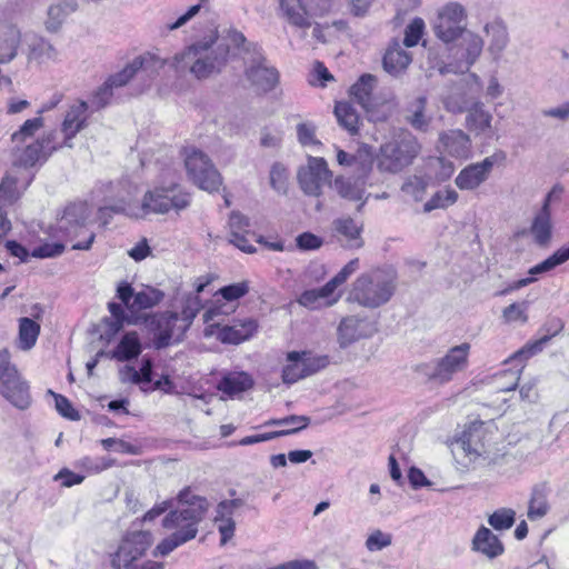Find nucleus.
I'll return each instance as SVG.
<instances>
[{
	"mask_svg": "<svg viewBox=\"0 0 569 569\" xmlns=\"http://www.w3.org/2000/svg\"><path fill=\"white\" fill-rule=\"evenodd\" d=\"M230 48L217 31L193 42L172 59L178 72L189 71L196 79L203 80L218 74L227 66Z\"/></svg>",
	"mask_w": 569,
	"mask_h": 569,
	"instance_id": "1",
	"label": "nucleus"
},
{
	"mask_svg": "<svg viewBox=\"0 0 569 569\" xmlns=\"http://www.w3.org/2000/svg\"><path fill=\"white\" fill-rule=\"evenodd\" d=\"M191 203V194L179 184L156 187L144 193L140 204L133 203L124 197L116 204L104 206L99 209L100 218L109 213H123L136 219H144L151 213L164 214L173 210L179 212Z\"/></svg>",
	"mask_w": 569,
	"mask_h": 569,
	"instance_id": "2",
	"label": "nucleus"
},
{
	"mask_svg": "<svg viewBox=\"0 0 569 569\" xmlns=\"http://www.w3.org/2000/svg\"><path fill=\"white\" fill-rule=\"evenodd\" d=\"M201 308L200 298L194 295H183L180 302V312H158L148 318L147 326L152 335L156 349H163L172 341H181Z\"/></svg>",
	"mask_w": 569,
	"mask_h": 569,
	"instance_id": "3",
	"label": "nucleus"
},
{
	"mask_svg": "<svg viewBox=\"0 0 569 569\" xmlns=\"http://www.w3.org/2000/svg\"><path fill=\"white\" fill-rule=\"evenodd\" d=\"M396 276L382 269L361 273L352 283L348 300L367 309L379 308L390 301L396 292Z\"/></svg>",
	"mask_w": 569,
	"mask_h": 569,
	"instance_id": "4",
	"label": "nucleus"
},
{
	"mask_svg": "<svg viewBox=\"0 0 569 569\" xmlns=\"http://www.w3.org/2000/svg\"><path fill=\"white\" fill-rule=\"evenodd\" d=\"M421 151L418 138L405 130L380 146L377 167L381 172L398 173L410 166Z\"/></svg>",
	"mask_w": 569,
	"mask_h": 569,
	"instance_id": "5",
	"label": "nucleus"
},
{
	"mask_svg": "<svg viewBox=\"0 0 569 569\" xmlns=\"http://www.w3.org/2000/svg\"><path fill=\"white\" fill-rule=\"evenodd\" d=\"M178 509L171 510L162 520L166 529H178L182 532L193 531L198 533V525L206 518L209 510V501L194 495L189 487L182 489L178 496Z\"/></svg>",
	"mask_w": 569,
	"mask_h": 569,
	"instance_id": "6",
	"label": "nucleus"
},
{
	"mask_svg": "<svg viewBox=\"0 0 569 569\" xmlns=\"http://www.w3.org/2000/svg\"><path fill=\"white\" fill-rule=\"evenodd\" d=\"M470 348L468 342L451 347L443 357L417 366L416 371L436 385L448 383L467 369Z\"/></svg>",
	"mask_w": 569,
	"mask_h": 569,
	"instance_id": "7",
	"label": "nucleus"
},
{
	"mask_svg": "<svg viewBox=\"0 0 569 569\" xmlns=\"http://www.w3.org/2000/svg\"><path fill=\"white\" fill-rule=\"evenodd\" d=\"M221 307L208 309L203 313L206 338L216 337L220 342L239 345L253 336L257 323L252 319L233 320L231 325L223 323Z\"/></svg>",
	"mask_w": 569,
	"mask_h": 569,
	"instance_id": "8",
	"label": "nucleus"
},
{
	"mask_svg": "<svg viewBox=\"0 0 569 569\" xmlns=\"http://www.w3.org/2000/svg\"><path fill=\"white\" fill-rule=\"evenodd\" d=\"M0 395L13 407L24 410L31 405L29 383L11 362L8 349H0Z\"/></svg>",
	"mask_w": 569,
	"mask_h": 569,
	"instance_id": "9",
	"label": "nucleus"
},
{
	"mask_svg": "<svg viewBox=\"0 0 569 569\" xmlns=\"http://www.w3.org/2000/svg\"><path fill=\"white\" fill-rule=\"evenodd\" d=\"M182 153L189 179L202 190L217 191L222 183V178L210 158L196 147H186Z\"/></svg>",
	"mask_w": 569,
	"mask_h": 569,
	"instance_id": "10",
	"label": "nucleus"
},
{
	"mask_svg": "<svg viewBox=\"0 0 569 569\" xmlns=\"http://www.w3.org/2000/svg\"><path fill=\"white\" fill-rule=\"evenodd\" d=\"M332 172L323 158L309 157L308 163L299 168L297 180L306 196L320 197L325 184L330 183Z\"/></svg>",
	"mask_w": 569,
	"mask_h": 569,
	"instance_id": "11",
	"label": "nucleus"
},
{
	"mask_svg": "<svg viewBox=\"0 0 569 569\" xmlns=\"http://www.w3.org/2000/svg\"><path fill=\"white\" fill-rule=\"evenodd\" d=\"M150 546L151 535L147 531H134L127 535L112 556V568H130L133 561L141 558Z\"/></svg>",
	"mask_w": 569,
	"mask_h": 569,
	"instance_id": "12",
	"label": "nucleus"
},
{
	"mask_svg": "<svg viewBox=\"0 0 569 569\" xmlns=\"http://www.w3.org/2000/svg\"><path fill=\"white\" fill-rule=\"evenodd\" d=\"M506 159L503 151L496 152L486 157L482 161L472 163L463 168L455 179L456 186L460 190H475L482 184L490 176L493 166Z\"/></svg>",
	"mask_w": 569,
	"mask_h": 569,
	"instance_id": "13",
	"label": "nucleus"
},
{
	"mask_svg": "<svg viewBox=\"0 0 569 569\" xmlns=\"http://www.w3.org/2000/svg\"><path fill=\"white\" fill-rule=\"evenodd\" d=\"M52 142L53 133H49L24 146L23 148H20L19 143H14L16 146L12 150L13 166L31 168L38 162H44L48 157L57 149Z\"/></svg>",
	"mask_w": 569,
	"mask_h": 569,
	"instance_id": "14",
	"label": "nucleus"
},
{
	"mask_svg": "<svg viewBox=\"0 0 569 569\" xmlns=\"http://www.w3.org/2000/svg\"><path fill=\"white\" fill-rule=\"evenodd\" d=\"M164 66V61L151 53H144L136 57L121 71L110 76L106 81L112 89L126 86L137 72L141 71L148 77H152Z\"/></svg>",
	"mask_w": 569,
	"mask_h": 569,
	"instance_id": "15",
	"label": "nucleus"
},
{
	"mask_svg": "<svg viewBox=\"0 0 569 569\" xmlns=\"http://www.w3.org/2000/svg\"><path fill=\"white\" fill-rule=\"evenodd\" d=\"M246 77L257 91L269 92L279 82L278 70L268 64L262 56L253 58L251 64L246 69Z\"/></svg>",
	"mask_w": 569,
	"mask_h": 569,
	"instance_id": "16",
	"label": "nucleus"
},
{
	"mask_svg": "<svg viewBox=\"0 0 569 569\" xmlns=\"http://www.w3.org/2000/svg\"><path fill=\"white\" fill-rule=\"evenodd\" d=\"M406 122L416 131L427 133L431 130L433 117L428 112V98L419 96L409 101L403 109Z\"/></svg>",
	"mask_w": 569,
	"mask_h": 569,
	"instance_id": "17",
	"label": "nucleus"
},
{
	"mask_svg": "<svg viewBox=\"0 0 569 569\" xmlns=\"http://www.w3.org/2000/svg\"><path fill=\"white\" fill-rule=\"evenodd\" d=\"M362 224H358L351 217H340L332 221L333 236L348 249H359L363 246L361 238Z\"/></svg>",
	"mask_w": 569,
	"mask_h": 569,
	"instance_id": "18",
	"label": "nucleus"
},
{
	"mask_svg": "<svg viewBox=\"0 0 569 569\" xmlns=\"http://www.w3.org/2000/svg\"><path fill=\"white\" fill-rule=\"evenodd\" d=\"M88 109L89 104L83 100H79L77 103L70 106L61 124L66 146L71 147L69 141L87 127Z\"/></svg>",
	"mask_w": 569,
	"mask_h": 569,
	"instance_id": "19",
	"label": "nucleus"
},
{
	"mask_svg": "<svg viewBox=\"0 0 569 569\" xmlns=\"http://www.w3.org/2000/svg\"><path fill=\"white\" fill-rule=\"evenodd\" d=\"M443 152L457 159H467L471 154L470 137L460 129L443 131L439 134Z\"/></svg>",
	"mask_w": 569,
	"mask_h": 569,
	"instance_id": "20",
	"label": "nucleus"
},
{
	"mask_svg": "<svg viewBox=\"0 0 569 569\" xmlns=\"http://www.w3.org/2000/svg\"><path fill=\"white\" fill-rule=\"evenodd\" d=\"M563 329V323L560 319H553L549 325H546L542 330L546 333L536 341L527 342L521 349L516 351L507 361L509 360H519L521 362L528 360L532 356L542 351L545 346L550 341V339L557 336Z\"/></svg>",
	"mask_w": 569,
	"mask_h": 569,
	"instance_id": "21",
	"label": "nucleus"
},
{
	"mask_svg": "<svg viewBox=\"0 0 569 569\" xmlns=\"http://www.w3.org/2000/svg\"><path fill=\"white\" fill-rule=\"evenodd\" d=\"M339 298L340 295L335 296V289L327 282L319 289L305 290L297 301L307 309L317 310L333 306L338 302Z\"/></svg>",
	"mask_w": 569,
	"mask_h": 569,
	"instance_id": "22",
	"label": "nucleus"
},
{
	"mask_svg": "<svg viewBox=\"0 0 569 569\" xmlns=\"http://www.w3.org/2000/svg\"><path fill=\"white\" fill-rule=\"evenodd\" d=\"M551 489L547 482H540L532 487L528 501L527 517L530 521H537L546 517L551 506L549 495Z\"/></svg>",
	"mask_w": 569,
	"mask_h": 569,
	"instance_id": "23",
	"label": "nucleus"
},
{
	"mask_svg": "<svg viewBox=\"0 0 569 569\" xmlns=\"http://www.w3.org/2000/svg\"><path fill=\"white\" fill-rule=\"evenodd\" d=\"M466 128L476 136H491L492 114L480 101L473 102L466 110Z\"/></svg>",
	"mask_w": 569,
	"mask_h": 569,
	"instance_id": "24",
	"label": "nucleus"
},
{
	"mask_svg": "<svg viewBox=\"0 0 569 569\" xmlns=\"http://www.w3.org/2000/svg\"><path fill=\"white\" fill-rule=\"evenodd\" d=\"M306 0H279L281 16L293 27L305 31L312 26Z\"/></svg>",
	"mask_w": 569,
	"mask_h": 569,
	"instance_id": "25",
	"label": "nucleus"
},
{
	"mask_svg": "<svg viewBox=\"0 0 569 569\" xmlns=\"http://www.w3.org/2000/svg\"><path fill=\"white\" fill-rule=\"evenodd\" d=\"M472 549L489 559H495L505 551V547L499 538L485 526L477 530L472 539Z\"/></svg>",
	"mask_w": 569,
	"mask_h": 569,
	"instance_id": "26",
	"label": "nucleus"
},
{
	"mask_svg": "<svg viewBox=\"0 0 569 569\" xmlns=\"http://www.w3.org/2000/svg\"><path fill=\"white\" fill-rule=\"evenodd\" d=\"M21 43V31L13 23L0 24V63H8L17 57Z\"/></svg>",
	"mask_w": 569,
	"mask_h": 569,
	"instance_id": "27",
	"label": "nucleus"
},
{
	"mask_svg": "<svg viewBox=\"0 0 569 569\" xmlns=\"http://www.w3.org/2000/svg\"><path fill=\"white\" fill-rule=\"evenodd\" d=\"M411 56L398 43L390 46L382 59L383 69L391 76H400L411 63Z\"/></svg>",
	"mask_w": 569,
	"mask_h": 569,
	"instance_id": "28",
	"label": "nucleus"
},
{
	"mask_svg": "<svg viewBox=\"0 0 569 569\" xmlns=\"http://www.w3.org/2000/svg\"><path fill=\"white\" fill-rule=\"evenodd\" d=\"M363 323L362 319L355 316L343 318L337 329L339 346L347 348L359 339L367 337Z\"/></svg>",
	"mask_w": 569,
	"mask_h": 569,
	"instance_id": "29",
	"label": "nucleus"
},
{
	"mask_svg": "<svg viewBox=\"0 0 569 569\" xmlns=\"http://www.w3.org/2000/svg\"><path fill=\"white\" fill-rule=\"evenodd\" d=\"M377 84V78L370 73L362 74L351 87L350 93L353 99L368 112L373 110L372 91Z\"/></svg>",
	"mask_w": 569,
	"mask_h": 569,
	"instance_id": "30",
	"label": "nucleus"
},
{
	"mask_svg": "<svg viewBox=\"0 0 569 569\" xmlns=\"http://www.w3.org/2000/svg\"><path fill=\"white\" fill-rule=\"evenodd\" d=\"M332 188L342 199L359 201L357 211L360 212L362 210L367 198H363L365 188L358 181L339 176L333 180Z\"/></svg>",
	"mask_w": 569,
	"mask_h": 569,
	"instance_id": "31",
	"label": "nucleus"
},
{
	"mask_svg": "<svg viewBox=\"0 0 569 569\" xmlns=\"http://www.w3.org/2000/svg\"><path fill=\"white\" fill-rule=\"evenodd\" d=\"M296 423H300V426L291 428V429L276 430V431H270V432L259 435L260 441L262 442V441H268V440H272V439L280 438V437H286L289 435H295V433L306 429L309 426L310 418L308 416L291 415V416H287L284 418H280V419H270L264 423V426L296 425Z\"/></svg>",
	"mask_w": 569,
	"mask_h": 569,
	"instance_id": "32",
	"label": "nucleus"
},
{
	"mask_svg": "<svg viewBox=\"0 0 569 569\" xmlns=\"http://www.w3.org/2000/svg\"><path fill=\"white\" fill-rule=\"evenodd\" d=\"M253 387L252 377L243 371L229 372L222 377L217 388L219 391L233 397L241 392H244Z\"/></svg>",
	"mask_w": 569,
	"mask_h": 569,
	"instance_id": "33",
	"label": "nucleus"
},
{
	"mask_svg": "<svg viewBox=\"0 0 569 569\" xmlns=\"http://www.w3.org/2000/svg\"><path fill=\"white\" fill-rule=\"evenodd\" d=\"M86 219L87 209L83 203L69 204L59 219V229L68 234L72 232L78 234L77 230L83 228Z\"/></svg>",
	"mask_w": 569,
	"mask_h": 569,
	"instance_id": "34",
	"label": "nucleus"
},
{
	"mask_svg": "<svg viewBox=\"0 0 569 569\" xmlns=\"http://www.w3.org/2000/svg\"><path fill=\"white\" fill-rule=\"evenodd\" d=\"M76 0H63L59 3L51 4L48 9L46 19V29L50 32H56L60 29L63 21L71 12L76 11Z\"/></svg>",
	"mask_w": 569,
	"mask_h": 569,
	"instance_id": "35",
	"label": "nucleus"
},
{
	"mask_svg": "<svg viewBox=\"0 0 569 569\" xmlns=\"http://www.w3.org/2000/svg\"><path fill=\"white\" fill-rule=\"evenodd\" d=\"M551 211L540 209L533 218L530 231L537 244L546 247L551 240Z\"/></svg>",
	"mask_w": 569,
	"mask_h": 569,
	"instance_id": "36",
	"label": "nucleus"
},
{
	"mask_svg": "<svg viewBox=\"0 0 569 569\" xmlns=\"http://www.w3.org/2000/svg\"><path fill=\"white\" fill-rule=\"evenodd\" d=\"M335 116L339 126L347 130L351 136L358 133L360 118L357 110L350 102H337L335 106Z\"/></svg>",
	"mask_w": 569,
	"mask_h": 569,
	"instance_id": "37",
	"label": "nucleus"
},
{
	"mask_svg": "<svg viewBox=\"0 0 569 569\" xmlns=\"http://www.w3.org/2000/svg\"><path fill=\"white\" fill-rule=\"evenodd\" d=\"M40 325L31 318L19 319L18 348L28 351L32 349L40 335Z\"/></svg>",
	"mask_w": 569,
	"mask_h": 569,
	"instance_id": "38",
	"label": "nucleus"
},
{
	"mask_svg": "<svg viewBox=\"0 0 569 569\" xmlns=\"http://www.w3.org/2000/svg\"><path fill=\"white\" fill-rule=\"evenodd\" d=\"M462 58L465 59V70L477 61L483 49V40L476 33L466 31L461 37Z\"/></svg>",
	"mask_w": 569,
	"mask_h": 569,
	"instance_id": "39",
	"label": "nucleus"
},
{
	"mask_svg": "<svg viewBox=\"0 0 569 569\" xmlns=\"http://www.w3.org/2000/svg\"><path fill=\"white\" fill-rule=\"evenodd\" d=\"M141 353V345L137 332H127L112 352V358L129 361Z\"/></svg>",
	"mask_w": 569,
	"mask_h": 569,
	"instance_id": "40",
	"label": "nucleus"
},
{
	"mask_svg": "<svg viewBox=\"0 0 569 569\" xmlns=\"http://www.w3.org/2000/svg\"><path fill=\"white\" fill-rule=\"evenodd\" d=\"M433 31L436 37L445 43L457 40L466 32L463 24L453 23L443 17H437Z\"/></svg>",
	"mask_w": 569,
	"mask_h": 569,
	"instance_id": "41",
	"label": "nucleus"
},
{
	"mask_svg": "<svg viewBox=\"0 0 569 569\" xmlns=\"http://www.w3.org/2000/svg\"><path fill=\"white\" fill-rule=\"evenodd\" d=\"M287 361L288 363L282 369V381L284 383L292 385L300 379L307 378L300 352H289L287 355Z\"/></svg>",
	"mask_w": 569,
	"mask_h": 569,
	"instance_id": "42",
	"label": "nucleus"
},
{
	"mask_svg": "<svg viewBox=\"0 0 569 569\" xmlns=\"http://www.w3.org/2000/svg\"><path fill=\"white\" fill-rule=\"evenodd\" d=\"M485 31L490 37L489 51L496 57L505 50L509 42L507 28L501 23H487Z\"/></svg>",
	"mask_w": 569,
	"mask_h": 569,
	"instance_id": "43",
	"label": "nucleus"
},
{
	"mask_svg": "<svg viewBox=\"0 0 569 569\" xmlns=\"http://www.w3.org/2000/svg\"><path fill=\"white\" fill-rule=\"evenodd\" d=\"M164 298V293L156 288L148 287L142 291L134 295L130 306L131 312H138L144 309L152 308L160 303Z\"/></svg>",
	"mask_w": 569,
	"mask_h": 569,
	"instance_id": "44",
	"label": "nucleus"
},
{
	"mask_svg": "<svg viewBox=\"0 0 569 569\" xmlns=\"http://www.w3.org/2000/svg\"><path fill=\"white\" fill-rule=\"evenodd\" d=\"M481 431L482 423H480L477 427H472L468 431L463 432V436L460 439V447L466 456L477 458L481 455V450L483 447L482 445L479 443Z\"/></svg>",
	"mask_w": 569,
	"mask_h": 569,
	"instance_id": "45",
	"label": "nucleus"
},
{
	"mask_svg": "<svg viewBox=\"0 0 569 569\" xmlns=\"http://www.w3.org/2000/svg\"><path fill=\"white\" fill-rule=\"evenodd\" d=\"M569 260V246L556 250L550 257L529 269V274L548 272Z\"/></svg>",
	"mask_w": 569,
	"mask_h": 569,
	"instance_id": "46",
	"label": "nucleus"
},
{
	"mask_svg": "<svg viewBox=\"0 0 569 569\" xmlns=\"http://www.w3.org/2000/svg\"><path fill=\"white\" fill-rule=\"evenodd\" d=\"M194 538L193 531H187L186 533L181 530H176L172 535L163 539L156 548L153 555L167 556L179 546L192 540Z\"/></svg>",
	"mask_w": 569,
	"mask_h": 569,
	"instance_id": "47",
	"label": "nucleus"
},
{
	"mask_svg": "<svg viewBox=\"0 0 569 569\" xmlns=\"http://www.w3.org/2000/svg\"><path fill=\"white\" fill-rule=\"evenodd\" d=\"M458 200V193L455 189L447 188L437 191L423 206L426 212L435 209L447 208Z\"/></svg>",
	"mask_w": 569,
	"mask_h": 569,
	"instance_id": "48",
	"label": "nucleus"
},
{
	"mask_svg": "<svg viewBox=\"0 0 569 569\" xmlns=\"http://www.w3.org/2000/svg\"><path fill=\"white\" fill-rule=\"evenodd\" d=\"M516 521V512L509 508H500L489 516L488 522L495 530H508Z\"/></svg>",
	"mask_w": 569,
	"mask_h": 569,
	"instance_id": "49",
	"label": "nucleus"
},
{
	"mask_svg": "<svg viewBox=\"0 0 569 569\" xmlns=\"http://www.w3.org/2000/svg\"><path fill=\"white\" fill-rule=\"evenodd\" d=\"M152 367L153 363L151 359L143 357L141 360L140 371H137L131 366H126L123 368V373H130V382L134 385H139L141 382L149 383L152 381Z\"/></svg>",
	"mask_w": 569,
	"mask_h": 569,
	"instance_id": "50",
	"label": "nucleus"
},
{
	"mask_svg": "<svg viewBox=\"0 0 569 569\" xmlns=\"http://www.w3.org/2000/svg\"><path fill=\"white\" fill-rule=\"evenodd\" d=\"M17 179L7 174L0 182V203L12 204L14 203L20 194L17 189Z\"/></svg>",
	"mask_w": 569,
	"mask_h": 569,
	"instance_id": "51",
	"label": "nucleus"
},
{
	"mask_svg": "<svg viewBox=\"0 0 569 569\" xmlns=\"http://www.w3.org/2000/svg\"><path fill=\"white\" fill-rule=\"evenodd\" d=\"M43 126V119L41 117H36L33 119H28L20 127V129L12 133L11 140L13 143H22L27 138H30L34 134L37 130H39Z\"/></svg>",
	"mask_w": 569,
	"mask_h": 569,
	"instance_id": "52",
	"label": "nucleus"
},
{
	"mask_svg": "<svg viewBox=\"0 0 569 569\" xmlns=\"http://www.w3.org/2000/svg\"><path fill=\"white\" fill-rule=\"evenodd\" d=\"M425 30V22L421 18H415L405 30L403 44L411 48L418 44Z\"/></svg>",
	"mask_w": 569,
	"mask_h": 569,
	"instance_id": "53",
	"label": "nucleus"
},
{
	"mask_svg": "<svg viewBox=\"0 0 569 569\" xmlns=\"http://www.w3.org/2000/svg\"><path fill=\"white\" fill-rule=\"evenodd\" d=\"M288 172L283 164L276 162L270 170V186L279 193L287 192Z\"/></svg>",
	"mask_w": 569,
	"mask_h": 569,
	"instance_id": "54",
	"label": "nucleus"
},
{
	"mask_svg": "<svg viewBox=\"0 0 569 569\" xmlns=\"http://www.w3.org/2000/svg\"><path fill=\"white\" fill-rule=\"evenodd\" d=\"M306 376H312L329 365L327 356H311L308 352H300Z\"/></svg>",
	"mask_w": 569,
	"mask_h": 569,
	"instance_id": "55",
	"label": "nucleus"
},
{
	"mask_svg": "<svg viewBox=\"0 0 569 569\" xmlns=\"http://www.w3.org/2000/svg\"><path fill=\"white\" fill-rule=\"evenodd\" d=\"M48 395L54 398L56 409L62 417L68 418L70 420L80 419L79 412L73 408L72 403L69 401L67 397L56 393L52 390H48Z\"/></svg>",
	"mask_w": 569,
	"mask_h": 569,
	"instance_id": "56",
	"label": "nucleus"
},
{
	"mask_svg": "<svg viewBox=\"0 0 569 569\" xmlns=\"http://www.w3.org/2000/svg\"><path fill=\"white\" fill-rule=\"evenodd\" d=\"M527 308V301L511 303L503 309L502 317L507 322L521 321L525 323L528 321Z\"/></svg>",
	"mask_w": 569,
	"mask_h": 569,
	"instance_id": "57",
	"label": "nucleus"
},
{
	"mask_svg": "<svg viewBox=\"0 0 569 569\" xmlns=\"http://www.w3.org/2000/svg\"><path fill=\"white\" fill-rule=\"evenodd\" d=\"M392 543V536L379 529L375 530L366 540V548L373 552L382 550Z\"/></svg>",
	"mask_w": 569,
	"mask_h": 569,
	"instance_id": "58",
	"label": "nucleus"
},
{
	"mask_svg": "<svg viewBox=\"0 0 569 569\" xmlns=\"http://www.w3.org/2000/svg\"><path fill=\"white\" fill-rule=\"evenodd\" d=\"M113 96V89L111 86H108V82L104 81L102 86H100L92 94L90 107L92 111L100 110L104 108Z\"/></svg>",
	"mask_w": 569,
	"mask_h": 569,
	"instance_id": "59",
	"label": "nucleus"
},
{
	"mask_svg": "<svg viewBox=\"0 0 569 569\" xmlns=\"http://www.w3.org/2000/svg\"><path fill=\"white\" fill-rule=\"evenodd\" d=\"M214 522L218 523V530L220 532L221 539L220 545L224 546L234 535L236 522L231 516H222L217 512L214 517Z\"/></svg>",
	"mask_w": 569,
	"mask_h": 569,
	"instance_id": "60",
	"label": "nucleus"
},
{
	"mask_svg": "<svg viewBox=\"0 0 569 569\" xmlns=\"http://www.w3.org/2000/svg\"><path fill=\"white\" fill-rule=\"evenodd\" d=\"M108 309L112 316V319L106 320V322L109 325V332L114 335L122 328L126 313L122 306L117 302H109Z\"/></svg>",
	"mask_w": 569,
	"mask_h": 569,
	"instance_id": "61",
	"label": "nucleus"
},
{
	"mask_svg": "<svg viewBox=\"0 0 569 569\" xmlns=\"http://www.w3.org/2000/svg\"><path fill=\"white\" fill-rule=\"evenodd\" d=\"M249 292V282L241 281L237 283H232L229 286H224L219 290V293L227 301L237 300Z\"/></svg>",
	"mask_w": 569,
	"mask_h": 569,
	"instance_id": "62",
	"label": "nucleus"
},
{
	"mask_svg": "<svg viewBox=\"0 0 569 569\" xmlns=\"http://www.w3.org/2000/svg\"><path fill=\"white\" fill-rule=\"evenodd\" d=\"M438 17H443L453 23L463 24L466 12L461 4L450 2L439 11Z\"/></svg>",
	"mask_w": 569,
	"mask_h": 569,
	"instance_id": "63",
	"label": "nucleus"
},
{
	"mask_svg": "<svg viewBox=\"0 0 569 569\" xmlns=\"http://www.w3.org/2000/svg\"><path fill=\"white\" fill-rule=\"evenodd\" d=\"M402 192L412 197L416 201H419L422 199L425 190H426V183L425 181L419 177H412L409 178L401 188Z\"/></svg>",
	"mask_w": 569,
	"mask_h": 569,
	"instance_id": "64",
	"label": "nucleus"
}]
</instances>
